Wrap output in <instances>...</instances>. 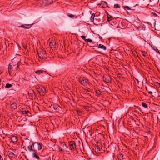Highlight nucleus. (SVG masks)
I'll return each instance as SVG.
<instances>
[{
	"label": "nucleus",
	"instance_id": "c85d7f7f",
	"mask_svg": "<svg viewBox=\"0 0 160 160\" xmlns=\"http://www.w3.org/2000/svg\"><path fill=\"white\" fill-rule=\"evenodd\" d=\"M12 86V85L11 84L9 83H7L6 84L5 88H8L11 87Z\"/></svg>",
	"mask_w": 160,
	"mask_h": 160
},
{
	"label": "nucleus",
	"instance_id": "ddd939ff",
	"mask_svg": "<svg viewBox=\"0 0 160 160\" xmlns=\"http://www.w3.org/2000/svg\"><path fill=\"white\" fill-rule=\"evenodd\" d=\"M12 142L13 144L16 143L18 141L17 137L16 136H12L11 138Z\"/></svg>",
	"mask_w": 160,
	"mask_h": 160
},
{
	"label": "nucleus",
	"instance_id": "49530a36",
	"mask_svg": "<svg viewBox=\"0 0 160 160\" xmlns=\"http://www.w3.org/2000/svg\"><path fill=\"white\" fill-rule=\"evenodd\" d=\"M16 25H17V27H18V26H19V25H17V24H16Z\"/></svg>",
	"mask_w": 160,
	"mask_h": 160
},
{
	"label": "nucleus",
	"instance_id": "e433bc0d",
	"mask_svg": "<svg viewBox=\"0 0 160 160\" xmlns=\"http://www.w3.org/2000/svg\"><path fill=\"white\" fill-rule=\"evenodd\" d=\"M84 108L87 111L89 110V107L88 106H84Z\"/></svg>",
	"mask_w": 160,
	"mask_h": 160
},
{
	"label": "nucleus",
	"instance_id": "a878e982",
	"mask_svg": "<svg viewBox=\"0 0 160 160\" xmlns=\"http://www.w3.org/2000/svg\"><path fill=\"white\" fill-rule=\"evenodd\" d=\"M25 25H21V26H18V28H24L25 29H29L30 28V27H26L25 26Z\"/></svg>",
	"mask_w": 160,
	"mask_h": 160
},
{
	"label": "nucleus",
	"instance_id": "f3484780",
	"mask_svg": "<svg viewBox=\"0 0 160 160\" xmlns=\"http://www.w3.org/2000/svg\"><path fill=\"white\" fill-rule=\"evenodd\" d=\"M8 156L12 158H15L17 156L13 152H9Z\"/></svg>",
	"mask_w": 160,
	"mask_h": 160
},
{
	"label": "nucleus",
	"instance_id": "c03bdc74",
	"mask_svg": "<svg viewBox=\"0 0 160 160\" xmlns=\"http://www.w3.org/2000/svg\"><path fill=\"white\" fill-rule=\"evenodd\" d=\"M146 89L147 91L148 92L149 91H148V90L147 89L146 87Z\"/></svg>",
	"mask_w": 160,
	"mask_h": 160
},
{
	"label": "nucleus",
	"instance_id": "72a5a7b5",
	"mask_svg": "<svg viewBox=\"0 0 160 160\" xmlns=\"http://www.w3.org/2000/svg\"><path fill=\"white\" fill-rule=\"evenodd\" d=\"M124 8H126L128 10H131V9L129 7L127 6H124Z\"/></svg>",
	"mask_w": 160,
	"mask_h": 160
},
{
	"label": "nucleus",
	"instance_id": "20e7f679",
	"mask_svg": "<svg viewBox=\"0 0 160 160\" xmlns=\"http://www.w3.org/2000/svg\"><path fill=\"white\" fill-rule=\"evenodd\" d=\"M68 147L72 151L75 150L76 149L75 142L73 141L69 142Z\"/></svg>",
	"mask_w": 160,
	"mask_h": 160
},
{
	"label": "nucleus",
	"instance_id": "ea45409f",
	"mask_svg": "<svg viewBox=\"0 0 160 160\" xmlns=\"http://www.w3.org/2000/svg\"><path fill=\"white\" fill-rule=\"evenodd\" d=\"M81 38L83 39L85 41V40H86V39L85 38H86V37L85 36H81Z\"/></svg>",
	"mask_w": 160,
	"mask_h": 160
},
{
	"label": "nucleus",
	"instance_id": "c756f323",
	"mask_svg": "<svg viewBox=\"0 0 160 160\" xmlns=\"http://www.w3.org/2000/svg\"><path fill=\"white\" fill-rule=\"evenodd\" d=\"M114 7L116 8H120V6L119 4H116L114 5Z\"/></svg>",
	"mask_w": 160,
	"mask_h": 160
},
{
	"label": "nucleus",
	"instance_id": "f704fd0d",
	"mask_svg": "<svg viewBox=\"0 0 160 160\" xmlns=\"http://www.w3.org/2000/svg\"><path fill=\"white\" fill-rule=\"evenodd\" d=\"M142 55L144 57H145L146 56V54H145V53H146L144 51H142Z\"/></svg>",
	"mask_w": 160,
	"mask_h": 160
},
{
	"label": "nucleus",
	"instance_id": "6e6552de",
	"mask_svg": "<svg viewBox=\"0 0 160 160\" xmlns=\"http://www.w3.org/2000/svg\"><path fill=\"white\" fill-rule=\"evenodd\" d=\"M60 145L61 147H59V149L60 150V152L64 151H66L67 152L68 151L66 149L67 148V145L65 143L61 142Z\"/></svg>",
	"mask_w": 160,
	"mask_h": 160
},
{
	"label": "nucleus",
	"instance_id": "7ed1b4c3",
	"mask_svg": "<svg viewBox=\"0 0 160 160\" xmlns=\"http://www.w3.org/2000/svg\"><path fill=\"white\" fill-rule=\"evenodd\" d=\"M37 91L41 95L44 96L46 92L45 88L41 86L38 87L37 88Z\"/></svg>",
	"mask_w": 160,
	"mask_h": 160
},
{
	"label": "nucleus",
	"instance_id": "9b49d317",
	"mask_svg": "<svg viewBox=\"0 0 160 160\" xmlns=\"http://www.w3.org/2000/svg\"><path fill=\"white\" fill-rule=\"evenodd\" d=\"M58 107L59 106L58 104H52L49 106L52 111L53 110H56Z\"/></svg>",
	"mask_w": 160,
	"mask_h": 160
},
{
	"label": "nucleus",
	"instance_id": "423d86ee",
	"mask_svg": "<svg viewBox=\"0 0 160 160\" xmlns=\"http://www.w3.org/2000/svg\"><path fill=\"white\" fill-rule=\"evenodd\" d=\"M28 95L31 99H34L36 97V93L33 90H29L28 92Z\"/></svg>",
	"mask_w": 160,
	"mask_h": 160
},
{
	"label": "nucleus",
	"instance_id": "c9c22d12",
	"mask_svg": "<svg viewBox=\"0 0 160 160\" xmlns=\"http://www.w3.org/2000/svg\"><path fill=\"white\" fill-rule=\"evenodd\" d=\"M111 18H112V17L111 16H110V17H108V21H111L112 20Z\"/></svg>",
	"mask_w": 160,
	"mask_h": 160
},
{
	"label": "nucleus",
	"instance_id": "0eeeda50",
	"mask_svg": "<svg viewBox=\"0 0 160 160\" xmlns=\"http://www.w3.org/2000/svg\"><path fill=\"white\" fill-rule=\"evenodd\" d=\"M30 142L32 143V144L28 146V150L30 152H35V150H36L34 148V145H35V142H32L31 141H30Z\"/></svg>",
	"mask_w": 160,
	"mask_h": 160
},
{
	"label": "nucleus",
	"instance_id": "39448f33",
	"mask_svg": "<svg viewBox=\"0 0 160 160\" xmlns=\"http://www.w3.org/2000/svg\"><path fill=\"white\" fill-rule=\"evenodd\" d=\"M103 80L106 83H109L111 82V79L110 76L108 74H105L102 78Z\"/></svg>",
	"mask_w": 160,
	"mask_h": 160
},
{
	"label": "nucleus",
	"instance_id": "de8ad7c7",
	"mask_svg": "<svg viewBox=\"0 0 160 160\" xmlns=\"http://www.w3.org/2000/svg\"><path fill=\"white\" fill-rule=\"evenodd\" d=\"M1 74V73H0V74Z\"/></svg>",
	"mask_w": 160,
	"mask_h": 160
},
{
	"label": "nucleus",
	"instance_id": "9d476101",
	"mask_svg": "<svg viewBox=\"0 0 160 160\" xmlns=\"http://www.w3.org/2000/svg\"><path fill=\"white\" fill-rule=\"evenodd\" d=\"M79 81L83 85H85L86 84L88 83L89 82L88 80V79H83L82 78L80 79Z\"/></svg>",
	"mask_w": 160,
	"mask_h": 160
},
{
	"label": "nucleus",
	"instance_id": "5701e85b",
	"mask_svg": "<svg viewBox=\"0 0 160 160\" xmlns=\"http://www.w3.org/2000/svg\"><path fill=\"white\" fill-rule=\"evenodd\" d=\"M22 112L23 114H26L29 116V115L28 113H29L30 114L29 112V111L27 110H22Z\"/></svg>",
	"mask_w": 160,
	"mask_h": 160
},
{
	"label": "nucleus",
	"instance_id": "473e14b6",
	"mask_svg": "<svg viewBox=\"0 0 160 160\" xmlns=\"http://www.w3.org/2000/svg\"><path fill=\"white\" fill-rule=\"evenodd\" d=\"M85 41H88L89 42H92V40L90 39H87L86 40H85Z\"/></svg>",
	"mask_w": 160,
	"mask_h": 160
},
{
	"label": "nucleus",
	"instance_id": "393cba45",
	"mask_svg": "<svg viewBox=\"0 0 160 160\" xmlns=\"http://www.w3.org/2000/svg\"><path fill=\"white\" fill-rule=\"evenodd\" d=\"M96 93L98 95L102 96V92L99 90H96Z\"/></svg>",
	"mask_w": 160,
	"mask_h": 160
},
{
	"label": "nucleus",
	"instance_id": "2f4dec72",
	"mask_svg": "<svg viewBox=\"0 0 160 160\" xmlns=\"http://www.w3.org/2000/svg\"><path fill=\"white\" fill-rule=\"evenodd\" d=\"M154 85L157 87L159 88L160 87V83L158 82H156L154 83Z\"/></svg>",
	"mask_w": 160,
	"mask_h": 160
},
{
	"label": "nucleus",
	"instance_id": "a211bd4d",
	"mask_svg": "<svg viewBox=\"0 0 160 160\" xmlns=\"http://www.w3.org/2000/svg\"><path fill=\"white\" fill-rule=\"evenodd\" d=\"M98 47L99 48H101L104 50H106L107 49L106 47L104 45L101 44H99Z\"/></svg>",
	"mask_w": 160,
	"mask_h": 160
},
{
	"label": "nucleus",
	"instance_id": "aec40b11",
	"mask_svg": "<svg viewBox=\"0 0 160 160\" xmlns=\"http://www.w3.org/2000/svg\"><path fill=\"white\" fill-rule=\"evenodd\" d=\"M95 152H99L100 151V148L98 146L96 145L95 146Z\"/></svg>",
	"mask_w": 160,
	"mask_h": 160
},
{
	"label": "nucleus",
	"instance_id": "cd10ccee",
	"mask_svg": "<svg viewBox=\"0 0 160 160\" xmlns=\"http://www.w3.org/2000/svg\"><path fill=\"white\" fill-rule=\"evenodd\" d=\"M118 158L120 160H122L123 159V155L122 154H119L118 156Z\"/></svg>",
	"mask_w": 160,
	"mask_h": 160
},
{
	"label": "nucleus",
	"instance_id": "37998d69",
	"mask_svg": "<svg viewBox=\"0 0 160 160\" xmlns=\"http://www.w3.org/2000/svg\"><path fill=\"white\" fill-rule=\"evenodd\" d=\"M37 147V145H34V148H35V149H36V148Z\"/></svg>",
	"mask_w": 160,
	"mask_h": 160
},
{
	"label": "nucleus",
	"instance_id": "412c9836",
	"mask_svg": "<svg viewBox=\"0 0 160 160\" xmlns=\"http://www.w3.org/2000/svg\"><path fill=\"white\" fill-rule=\"evenodd\" d=\"M56 43L55 42H50L49 43V46L51 48H55Z\"/></svg>",
	"mask_w": 160,
	"mask_h": 160
},
{
	"label": "nucleus",
	"instance_id": "4c0bfd02",
	"mask_svg": "<svg viewBox=\"0 0 160 160\" xmlns=\"http://www.w3.org/2000/svg\"><path fill=\"white\" fill-rule=\"evenodd\" d=\"M68 16L70 18H73L75 16L73 14H70L68 15Z\"/></svg>",
	"mask_w": 160,
	"mask_h": 160
},
{
	"label": "nucleus",
	"instance_id": "f8f14e48",
	"mask_svg": "<svg viewBox=\"0 0 160 160\" xmlns=\"http://www.w3.org/2000/svg\"><path fill=\"white\" fill-rule=\"evenodd\" d=\"M32 156L33 158H36L38 160H39L40 159L38 153L36 152V150H35V152H33L32 153Z\"/></svg>",
	"mask_w": 160,
	"mask_h": 160
},
{
	"label": "nucleus",
	"instance_id": "f257e3e1",
	"mask_svg": "<svg viewBox=\"0 0 160 160\" xmlns=\"http://www.w3.org/2000/svg\"><path fill=\"white\" fill-rule=\"evenodd\" d=\"M37 52L40 58L44 60L47 58V55L45 51L42 49H40L38 50Z\"/></svg>",
	"mask_w": 160,
	"mask_h": 160
},
{
	"label": "nucleus",
	"instance_id": "f03ea898",
	"mask_svg": "<svg viewBox=\"0 0 160 160\" xmlns=\"http://www.w3.org/2000/svg\"><path fill=\"white\" fill-rule=\"evenodd\" d=\"M9 64L11 65V66H12V67H14L15 70H16L18 69L19 67L20 64V62L17 60L13 59L12 60L11 62Z\"/></svg>",
	"mask_w": 160,
	"mask_h": 160
},
{
	"label": "nucleus",
	"instance_id": "6ab92c4d",
	"mask_svg": "<svg viewBox=\"0 0 160 160\" xmlns=\"http://www.w3.org/2000/svg\"><path fill=\"white\" fill-rule=\"evenodd\" d=\"M35 73L37 74L38 75H39L40 74H41V73H43V72H45L46 73V72L44 70H37V71H35Z\"/></svg>",
	"mask_w": 160,
	"mask_h": 160
},
{
	"label": "nucleus",
	"instance_id": "a18cd8bd",
	"mask_svg": "<svg viewBox=\"0 0 160 160\" xmlns=\"http://www.w3.org/2000/svg\"><path fill=\"white\" fill-rule=\"evenodd\" d=\"M1 156L0 155V160L1 159Z\"/></svg>",
	"mask_w": 160,
	"mask_h": 160
},
{
	"label": "nucleus",
	"instance_id": "1a4fd4ad",
	"mask_svg": "<svg viewBox=\"0 0 160 160\" xmlns=\"http://www.w3.org/2000/svg\"><path fill=\"white\" fill-rule=\"evenodd\" d=\"M15 70V68L14 67L11 66L10 64H9L8 67V72L10 76L12 75V73L13 70Z\"/></svg>",
	"mask_w": 160,
	"mask_h": 160
},
{
	"label": "nucleus",
	"instance_id": "4468645a",
	"mask_svg": "<svg viewBox=\"0 0 160 160\" xmlns=\"http://www.w3.org/2000/svg\"><path fill=\"white\" fill-rule=\"evenodd\" d=\"M42 1L43 3H45L47 5L52 4L53 1L52 0H40Z\"/></svg>",
	"mask_w": 160,
	"mask_h": 160
},
{
	"label": "nucleus",
	"instance_id": "79ce46f5",
	"mask_svg": "<svg viewBox=\"0 0 160 160\" xmlns=\"http://www.w3.org/2000/svg\"><path fill=\"white\" fill-rule=\"evenodd\" d=\"M148 93L151 94L152 93V91H148Z\"/></svg>",
	"mask_w": 160,
	"mask_h": 160
},
{
	"label": "nucleus",
	"instance_id": "7c9ffc66",
	"mask_svg": "<svg viewBox=\"0 0 160 160\" xmlns=\"http://www.w3.org/2000/svg\"><path fill=\"white\" fill-rule=\"evenodd\" d=\"M142 106L145 108H147L148 107V106L145 103L142 102Z\"/></svg>",
	"mask_w": 160,
	"mask_h": 160
},
{
	"label": "nucleus",
	"instance_id": "bb28decb",
	"mask_svg": "<svg viewBox=\"0 0 160 160\" xmlns=\"http://www.w3.org/2000/svg\"><path fill=\"white\" fill-rule=\"evenodd\" d=\"M22 45L23 48L25 49H26L27 48V45L26 43V41H23L22 42Z\"/></svg>",
	"mask_w": 160,
	"mask_h": 160
},
{
	"label": "nucleus",
	"instance_id": "a19ab883",
	"mask_svg": "<svg viewBox=\"0 0 160 160\" xmlns=\"http://www.w3.org/2000/svg\"><path fill=\"white\" fill-rule=\"evenodd\" d=\"M24 25L25 26H31V24H25Z\"/></svg>",
	"mask_w": 160,
	"mask_h": 160
},
{
	"label": "nucleus",
	"instance_id": "2eb2a0df",
	"mask_svg": "<svg viewBox=\"0 0 160 160\" xmlns=\"http://www.w3.org/2000/svg\"><path fill=\"white\" fill-rule=\"evenodd\" d=\"M35 145H37L38 150H39L42 149V144L39 142H35Z\"/></svg>",
	"mask_w": 160,
	"mask_h": 160
},
{
	"label": "nucleus",
	"instance_id": "dca6fc26",
	"mask_svg": "<svg viewBox=\"0 0 160 160\" xmlns=\"http://www.w3.org/2000/svg\"><path fill=\"white\" fill-rule=\"evenodd\" d=\"M17 107V104L16 103H13L11 105V108L12 109H16Z\"/></svg>",
	"mask_w": 160,
	"mask_h": 160
},
{
	"label": "nucleus",
	"instance_id": "58836bf2",
	"mask_svg": "<svg viewBox=\"0 0 160 160\" xmlns=\"http://www.w3.org/2000/svg\"><path fill=\"white\" fill-rule=\"evenodd\" d=\"M84 90L86 92H90V89L88 88H86Z\"/></svg>",
	"mask_w": 160,
	"mask_h": 160
},
{
	"label": "nucleus",
	"instance_id": "4be33fe9",
	"mask_svg": "<svg viewBox=\"0 0 160 160\" xmlns=\"http://www.w3.org/2000/svg\"><path fill=\"white\" fill-rule=\"evenodd\" d=\"M101 4L103 5L102 6V7L104 8H105L106 7H108V4L105 1H102L101 2Z\"/></svg>",
	"mask_w": 160,
	"mask_h": 160
},
{
	"label": "nucleus",
	"instance_id": "b1692460",
	"mask_svg": "<svg viewBox=\"0 0 160 160\" xmlns=\"http://www.w3.org/2000/svg\"><path fill=\"white\" fill-rule=\"evenodd\" d=\"M95 13H93L91 17L90 20L92 22H93L94 20V17H95Z\"/></svg>",
	"mask_w": 160,
	"mask_h": 160
}]
</instances>
